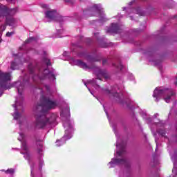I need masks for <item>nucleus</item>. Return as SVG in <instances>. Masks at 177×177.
I'll use <instances>...</instances> for the list:
<instances>
[{
    "label": "nucleus",
    "instance_id": "f257e3e1",
    "mask_svg": "<svg viewBox=\"0 0 177 177\" xmlns=\"http://www.w3.org/2000/svg\"><path fill=\"white\" fill-rule=\"evenodd\" d=\"M42 91H46L47 93L41 97V103L36 104L33 107V111L35 113V120L34 122L35 128L41 129L46 127L53 128L57 125L56 119L57 118V114L52 113L50 117L46 115V113L49 110L56 109L58 106L57 101L53 99L52 95V91L49 86L43 85Z\"/></svg>",
    "mask_w": 177,
    "mask_h": 177
},
{
    "label": "nucleus",
    "instance_id": "f03ea898",
    "mask_svg": "<svg viewBox=\"0 0 177 177\" xmlns=\"http://www.w3.org/2000/svg\"><path fill=\"white\" fill-rule=\"evenodd\" d=\"M10 73H3L0 71V97L3 95V91L10 89L12 86L17 88L19 97L16 98L15 103L12 104V107L15 109L12 117L14 118V120H20L21 114L19 113V110L21 109V105L23 104V90L24 89V84L28 82L30 78H28V75H26L22 80V82H16L12 85H10Z\"/></svg>",
    "mask_w": 177,
    "mask_h": 177
},
{
    "label": "nucleus",
    "instance_id": "7ed1b4c3",
    "mask_svg": "<svg viewBox=\"0 0 177 177\" xmlns=\"http://www.w3.org/2000/svg\"><path fill=\"white\" fill-rule=\"evenodd\" d=\"M28 68L32 81H37V79L41 82L44 80L48 79L50 81H55L56 80V71L55 70L49 71V69H45L44 67H41L35 64H30L28 66Z\"/></svg>",
    "mask_w": 177,
    "mask_h": 177
},
{
    "label": "nucleus",
    "instance_id": "20e7f679",
    "mask_svg": "<svg viewBox=\"0 0 177 177\" xmlns=\"http://www.w3.org/2000/svg\"><path fill=\"white\" fill-rule=\"evenodd\" d=\"M61 117L63 121V125L65 129V134L64 138L61 140L56 141V146L60 147L62 145L66 143V140L71 139L73 138V132H74V122L71 120L70 118V107L66 106L65 109H63L61 112Z\"/></svg>",
    "mask_w": 177,
    "mask_h": 177
},
{
    "label": "nucleus",
    "instance_id": "39448f33",
    "mask_svg": "<svg viewBox=\"0 0 177 177\" xmlns=\"http://www.w3.org/2000/svg\"><path fill=\"white\" fill-rule=\"evenodd\" d=\"M115 136L117 138L116 142V154L115 156L116 158H113L108 163L109 168H114V167L117 165H124L127 167L128 165V160L125 158V142H124L115 131Z\"/></svg>",
    "mask_w": 177,
    "mask_h": 177
},
{
    "label": "nucleus",
    "instance_id": "423d86ee",
    "mask_svg": "<svg viewBox=\"0 0 177 177\" xmlns=\"http://www.w3.org/2000/svg\"><path fill=\"white\" fill-rule=\"evenodd\" d=\"M174 96H175V92H174V90L163 88L161 87L156 88L153 94V97L156 98V102H158L160 99L163 97V100L166 103H171V102H172V99H174Z\"/></svg>",
    "mask_w": 177,
    "mask_h": 177
},
{
    "label": "nucleus",
    "instance_id": "0eeeda50",
    "mask_svg": "<svg viewBox=\"0 0 177 177\" xmlns=\"http://www.w3.org/2000/svg\"><path fill=\"white\" fill-rule=\"evenodd\" d=\"M83 15H88V16H96V15H100V21H107L102 4H92L89 8L83 10Z\"/></svg>",
    "mask_w": 177,
    "mask_h": 177
},
{
    "label": "nucleus",
    "instance_id": "6e6552de",
    "mask_svg": "<svg viewBox=\"0 0 177 177\" xmlns=\"http://www.w3.org/2000/svg\"><path fill=\"white\" fill-rule=\"evenodd\" d=\"M20 137L18 138L19 142H21V154H24V157L26 160H28L29 165H30L31 176L34 177V160L30 157V152L28 151V147H27V142L24 140V134L23 133H19Z\"/></svg>",
    "mask_w": 177,
    "mask_h": 177
},
{
    "label": "nucleus",
    "instance_id": "1a4fd4ad",
    "mask_svg": "<svg viewBox=\"0 0 177 177\" xmlns=\"http://www.w3.org/2000/svg\"><path fill=\"white\" fill-rule=\"evenodd\" d=\"M84 85L86 86V88L89 91V92L91 93V95H93V92L91 91V88L89 87H88V85H91V86H93V88H95V89H97V91L101 90L102 92L104 93V95H107L110 97H111V96H113L114 97H120V94H118V93H115V91H117L115 90V88L111 91L107 88L106 89L100 88V86L97 85V84L96 83V80L95 79L92 80H88V83H84Z\"/></svg>",
    "mask_w": 177,
    "mask_h": 177
},
{
    "label": "nucleus",
    "instance_id": "9d476101",
    "mask_svg": "<svg viewBox=\"0 0 177 177\" xmlns=\"http://www.w3.org/2000/svg\"><path fill=\"white\" fill-rule=\"evenodd\" d=\"M60 14L58 13L56 10H48L45 12V19L44 21H57Z\"/></svg>",
    "mask_w": 177,
    "mask_h": 177
},
{
    "label": "nucleus",
    "instance_id": "9b49d317",
    "mask_svg": "<svg viewBox=\"0 0 177 177\" xmlns=\"http://www.w3.org/2000/svg\"><path fill=\"white\" fill-rule=\"evenodd\" d=\"M69 62L72 66H78L79 67H81V68H84V70L93 68V65H88L80 59H75V58H71Z\"/></svg>",
    "mask_w": 177,
    "mask_h": 177
},
{
    "label": "nucleus",
    "instance_id": "f8f14e48",
    "mask_svg": "<svg viewBox=\"0 0 177 177\" xmlns=\"http://www.w3.org/2000/svg\"><path fill=\"white\" fill-rule=\"evenodd\" d=\"M24 55L20 57V53L15 55V59L11 63L10 68L12 70H17L21 66L23 65V62H24Z\"/></svg>",
    "mask_w": 177,
    "mask_h": 177
},
{
    "label": "nucleus",
    "instance_id": "ddd939ff",
    "mask_svg": "<svg viewBox=\"0 0 177 177\" xmlns=\"http://www.w3.org/2000/svg\"><path fill=\"white\" fill-rule=\"evenodd\" d=\"M95 74L97 76V78L100 80H102V78H105V80H109V78H110L107 72L106 71H102L99 67L95 68Z\"/></svg>",
    "mask_w": 177,
    "mask_h": 177
},
{
    "label": "nucleus",
    "instance_id": "4468645a",
    "mask_svg": "<svg viewBox=\"0 0 177 177\" xmlns=\"http://www.w3.org/2000/svg\"><path fill=\"white\" fill-rule=\"evenodd\" d=\"M120 30V26L117 24H112L110 28H106V32H118Z\"/></svg>",
    "mask_w": 177,
    "mask_h": 177
},
{
    "label": "nucleus",
    "instance_id": "2eb2a0df",
    "mask_svg": "<svg viewBox=\"0 0 177 177\" xmlns=\"http://www.w3.org/2000/svg\"><path fill=\"white\" fill-rule=\"evenodd\" d=\"M127 12H132L133 13H136L137 15H139L140 16H145V12L140 10V8L138 7L137 8H135L133 10L131 8H127Z\"/></svg>",
    "mask_w": 177,
    "mask_h": 177
},
{
    "label": "nucleus",
    "instance_id": "dca6fc26",
    "mask_svg": "<svg viewBox=\"0 0 177 177\" xmlns=\"http://www.w3.org/2000/svg\"><path fill=\"white\" fill-rule=\"evenodd\" d=\"M16 13H17V8L8 9L5 10V15L3 16L8 17V16H14Z\"/></svg>",
    "mask_w": 177,
    "mask_h": 177
},
{
    "label": "nucleus",
    "instance_id": "f3484780",
    "mask_svg": "<svg viewBox=\"0 0 177 177\" xmlns=\"http://www.w3.org/2000/svg\"><path fill=\"white\" fill-rule=\"evenodd\" d=\"M29 52H32V53H35V54L43 55L44 56H46V51H40L39 53H38L37 50L34 48H31L30 50H29Z\"/></svg>",
    "mask_w": 177,
    "mask_h": 177
},
{
    "label": "nucleus",
    "instance_id": "a211bd4d",
    "mask_svg": "<svg viewBox=\"0 0 177 177\" xmlns=\"http://www.w3.org/2000/svg\"><path fill=\"white\" fill-rule=\"evenodd\" d=\"M43 63L46 64V66H50V61L48 57H44L43 58Z\"/></svg>",
    "mask_w": 177,
    "mask_h": 177
},
{
    "label": "nucleus",
    "instance_id": "6ab92c4d",
    "mask_svg": "<svg viewBox=\"0 0 177 177\" xmlns=\"http://www.w3.org/2000/svg\"><path fill=\"white\" fill-rule=\"evenodd\" d=\"M31 42H37V38L32 37L26 41V44H31Z\"/></svg>",
    "mask_w": 177,
    "mask_h": 177
},
{
    "label": "nucleus",
    "instance_id": "aec40b11",
    "mask_svg": "<svg viewBox=\"0 0 177 177\" xmlns=\"http://www.w3.org/2000/svg\"><path fill=\"white\" fill-rule=\"evenodd\" d=\"M172 172L174 175H175V177H176L177 176V162H176L174 163V169Z\"/></svg>",
    "mask_w": 177,
    "mask_h": 177
},
{
    "label": "nucleus",
    "instance_id": "412c9836",
    "mask_svg": "<svg viewBox=\"0 0 177 177\" xmlns=\"http://www.w3.org/2000/svg\"><path fill=\"white\" fill-rule=\"evenodd\" d=\"M114 67H116V68H118L119 70H122L123 66L121 62H119L118 64H113Z\"/></svg>",
    "mask_w": 177,
    "mask_h": 177
},
{
    "label": "nucleus",
    "instance_id": "4be33fe9",
    "mask_svg": "<svg viewBox=\"0 0 177 177\" xmlns=\"http://www.w3.org/2000/svg\"><path fill=\"white\" fill-rule=\"evenodd\" d=\"M6 174H9L10 175H13L15 174L14 169H8L6 171Z\"/></svg>",
    "mask_w": 177,
    "mask_h": 177
},
{
    "label": "nucleus",
    "instance_id": "5701e85b",
    "mask_svg": "<svg viewBox=\"0 0 177 177\" xmlns=\"http://www.w3.org/2000/svg\"><path fill=\"white\" fill-rule=\"evenodd\" d=\"M42 147H43L42 144H39L37 149L38 153L41 154V156H42Z\"/></svg>",
    "mask_w": 177,
    "mask_h": 177
},
{
    "label": "nucleus",
    "instance_id": "b1692460",
    "mask_svg": "<svg viewBox=\"0 0 177 177\" xmlns=\"http://www.w3.org/2000/svg\"><path fill=\"white\" fill-rule=\"evenodd\" d=\"M158 133L159 135H161V136H165V131L160 129V130H157Z\"/></svg>",
    "mask_w": 177,
    "mask_h": 177
},
{
    "label": "nucleus",
    "instance_id": "393cba45",
    "mask_svg": "<svg viewBox=\"0 0 177 177\" xmlns=\"http://www.w3.org/2000/svg\"><path fill=\"white\" fill-rule=\"evenodd\" d=\"M42 165H44V160L41 159L39 160V171H41V169H42Z\"/></svg>",
    "mask_w": 177,
    "mask_h": 177
},
{
    "label": "nucleus",
    "instance_id": "a878e982",
    "mask_svg": "<svg viewBox=\"0 0 177 177\" xmlns=\"http://www.w3.org/2000/svg\"><path fill=\"white\" fill-rule=\"evenodd\" d=\"M40 6L43 9H48V8H49V6H48V4H45V3L40 4Z\"/></svg>",
    "mask_w": 177,
    "mask_h": 177
},
{
    "label": "nucleus",
    "instance_id": "bb28decb",
    "mask_svg": "<svg viewBox=\"0 0 177 177\" xmlns=\"http://www.w3.org/2000/svg\"><path fill=\"white\" fill-rule=\"evenodd\" d=\"M10 21H15V19H10V20L8 19V17H6V23L7 24H9V26H12L11 23Z\"/></svg>",
    "mask_w": 177,
    "mask_h": 177
},
{
    "label": "nucleus",
    "instance_id": "cd10ccee",
    "mask_svg": "<svg viewBox=\"0 0 177 177\" xmlns=\"http://www.w3.org/2000/svg\"><path fill=\"white\" fill-rule=\"evenodd\" d=\"M13 34H15V32H8L6 33V37H12V35H13Z\"/></svg>",
    "mask_w": 177,
    "mask_h": 177
},
{
    "label": "nucleus",
    "instance_id": "c85d7f7f",
    "mask_svg": "<svg viewBox=\"0 0 177 177\" xmlns=\"http://www.w3.org/2000/svg\"><path fill=\"white\" fill-rule=\"evenodd\" d=\"M147 124H150V122L151 121V118L149 116H147Z\"/></svg>",
    "mask_w": 177,
    "mask_h": 177
},
{
    "label": "nucleus",
    "instance_id": "c756f323",
    "mask_svg": "<svg viewBox=\"0 0 177 177\" xmlns=\"http://www.w3.org/2000/svg\"><path fill=\"white\" fill-rule=\"evenodd\" d=\"M65 3H73L72 0H64Z\"/></svg>",
    "mask_w": 177,
    "mask_h": 177
},
{
    "label": "nucleus",
    "instance_id": "7c9ffc66",
    "mask_svg": "<svg viewBox=\"0 0 177 177\" xmlns=\"http://www.w3.org/2000/svg\"><path fill=\"white\" fill-rule=\"evenodd\" d=\"M142 117L143 118H146V117H147V115L146 114V113H145V112H142Z\"/></svg>",
    "mask_w": 177,
    "mask_h": 177
},
{
    "label": "nucleus",
    "instance_id": "2f4dec72",
    "mask_svg": "<svg viewBox=\"0 0 177 177\" xmlns=\"http://www.w3.org/2000/svg\"><path fill=\"white\" fill-rule=\"evenodd\" d=\"M129 80H131V81L133 80H135V77H133V75H130V77H129Z\"/></svg>",
    "mask_w": 177,
    "mask_h": 177
},
{
    "label": "nucleus",
    "instance_id": "473e14b6",
    "mask_svg": "<svg viewBox=\"0 0 177 177\" xmlns=\"http://www.w3.org/2000/svg\"><path fill=\"white\" fill-rule=\"evenodd\" d=\"M106 62H107L106 59H104V60L102 61V64H106Z\"/></svg>",
    "mask_w": 177,
    "mask_h": 177
},
{
    "label": "nucleus",
    "instance_id": "72a5a7b5",
    "mask_svg": "<svg viewBox=\"0 0 177 177\" xmlns=\"http://www.w3.org/2000/svg\"><path fill=\"white\" fill-rule=\"evenodd\" d=\"M133 3H135V0L131 1L129 3V5H132Z\"/></svg>",
    "mask_w": 177,
    "mask_h": 177
},
{
    "label": "nucleus",
    "instance_id": "f704fd0d",
    "mask_svg": "<svg viewBox=\"0 0 177 177\" xmlns=\"http://www.w3.org/2000/svg\"><path fill=\"white\" fill-rule=\"evenodd\" d=\"M149 62H153V64H155L156 66H157V64H158L157 62H156V61H151V60L149 59Z\"/></svg>",
    "mask_w": 177,
    "mask_h": 177
},
{
    "label": "nucleus",
    "instance_id": "c9c22d12",
    "mask_svg": "<svg viewBox=\"0 0 177 177\" xmlns=\"http://www.w3.org/2000/svg\"><path fill=\"white\" fill-rule=\"evenodd\" d=\"M64 56H68V53L65 52V53H64Z\"/></svg>",
    "mask_w": 177,
    "mask_h": 177
},
{
    "label": "nucleus",
    "instance_id": "e433bc0d",
    "mask_svg": "<svg viewBox=\"0 0 177 177\" xmlns=\"http://www.w3.org/2000/svg\"><path fill=\"white\" fill-rule=\"evenodd\" d=\"M104 111H105V113H106V115H107V117H109V113H107V111H106V110L104 109Z\"/></svg>",
    "mask_w": 177,
    "mask_h": 177
},
{
    "label": "nucleus",
    "instance_id": "4c0bfd02",
    "mask_svg": "<svg viewBox=\"0 0 177 177\" xmlns=\"http://www.w3.org/2000/svg\"><path fill=\"white\" fill-rule=\"evenodd\" d=\"M158 115V113H156L154 115V117H157Z\"/></svg>",
    "mask_w": 177,
    "mask_h": 177
},
{
    "label": "nucleus",
    "instance_id": "58836bf2",
    "mask_svg": "<svg viewBox=\"0 0 177 177\" xmlns=\"http://www.w3.org/2000/svg\"><path fill=\"white\" fill-rule=\"evenodd\" d=\"M94 35L96 37V35H97V33H95Z\"/></svg>",
    "mask_w": 177,
    "mask_h": 177
},
{
    "label": "nucleus",
    "instance_id": "ea45409f",
    "mask_svg": "<svg viewBox=\"0 0 177 177\" xmlns=\"http://www.w3.org/2000/svg\"><path fill=\"white\" fill-rule=\"evenodd\" d=\"M14 0H11V2H12V3H14V1H13Z\"/></svg>",
    "mask_w": 177,
    "mask_h": 177
},
{
    "label": "nucleus",
    "instance_id": "a19ab883",
    "mask_svg": "<svg viewBox=\"0 0 177 177\" xmlns=\"http://www.w3.org/2000/svg\"><path fill=\"white\" fill-rule=\"evenodd\" d=\"M41 88H42V86H39V89H41Z\"/></svg>",
    "mask_w": 177,
    "mask_h": 177
},
{
    "label": "nucleus",
    "instance_id": "79ce46f5",
    "mask_svg": "<svg viewBox=\"0 0 177 177\" xmlns=\"http://www.w3.org/2000/svg\"><path fill=\"white\" fill-rule=\"evenodd\" d=\"M131 106V104H128V106L129 107Z\"/></svg>",
    "mask_w": 177,
    "mask_h": 177
},
{
    "label": "nucleus",
    "instance_id": "37998d69",
    "mask_svg": "<svg viewBox=\"0 0 177 177\" xmlns=\"http://www.w3.org/2000/svg\"><path fill=\"white\" fill-rule=\"evenodd\" d=\"M78 56H80V57H81V56H82V55H81L80 54H79Z\"/></svg>",
    "mask_w": 177,
    "mask_h": 177
},
{
    "label": "nucleus",
    "instance_id": "c03bdc74",
    "mask_svg": "<svg viewBox=\"0 0 177 177\" xmlns=\"http://www.w3.org/2000/svg\"><path fill=\"white\" fill-rule=\"evenodd\" d=\"M130 19H132V17H130Z\"/></svg>",
    "mask_w": 177,
    "mask_h": 177
},
{
    "label": "nucleus",
    "instance_id": "a18cd8bd",
    "mask_svg": "<svg viewBox=\"0 0 177 177\" xmlns=\"http://www.w3.org/2000/svg\"><path fill=\"white\" fill-rule=\"evenodd\" d=\"M104 106H103V107H104ZM104 109L106 110V108L104 107Z\"/></svg>",
    "mask_w": 177,
    "mask_h": 177
},
{
    "label": "nucleus",
    "instance_id": "49530a36",
    "mask_svg": "<svg viewBox=\"0 0 177 177\" xmlns=\"http://www.w3.org/2000/svg\"><path fill=\"white\" fill-rule=\"evenodd\" d=\"M124 9H127V8H124Z\"/></svg>",
    "mask_w": 177,
    "mask_h": 177
}]
</instances>
